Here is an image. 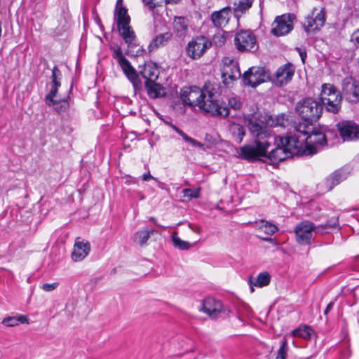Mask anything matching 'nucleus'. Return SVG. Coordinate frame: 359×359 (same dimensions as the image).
<instances>
[{"instance_id":"33","label":"nucleus","mask_w":359,"mask_h":359,"mask_svg":"<svg viewBox=\"0 0 359 359\" xmlns=\"http://www.w3.org/2000/svg\"><path fill=\"white\" fill-rule=\"evenodd\" d=\"M259 227L261 231H262L268 236L273 235L278 230V228L276 225L265 220H261L259 222Z\"/></svg>"},{"instance_id":"8","label":"nucleus","mask_w":359,"mask_h":359,"mask_svg":"<svg viewBox=\"0 0 359 359\" xmlns=\"http://www.w3.org/2000/svg\"><path fill=\"white\" fill-rule=\"evenodd\" d=\"M270 79V72L264 67H252L243 75L244 84L252 88Z\"/></svg>"},{"instance_id":"30","label":"nucleus","mask_w":359,"mask_h":359,"mask_svg":"<svg viewBox=\"0 0 359 359\" xmlns=\"http://www.w3.org/2000/svg\"><path fill=\"white\" fill-rule=\"evenodd\" d=\"M2 323L7 327H14L19 324H28L29 318L25 315H19L18 316H9L2 320Z\"/></svg>"},{"instance_id":"48","label":"nucleus","mask_w":359,"mask_h":359,"mask_svg":"<svg viewBox=\"0 0 359 359\" xmlns=\"http://www.w3.org/2000/svg\"><path fill=\"white\" fill-rule=\"evenodd\" d=\"M334 302H330L327 304V307H326V309H325V311H324V314H325V315H327V313H329V312L332 309V308H333V306H334Z\"/></svg>"},{"instance_id":"29","label":"nucleus","mask_w":359,"mask_h":359,"mask_svg":"<svg viewBox=\"0 0 359 359\" xmlns=\"http://www.w3.org/2000/svg\"><path fill=\"white\" fill-rule=\"evenodd\" d=\"M154 229H143L137 231L134 235V241L141 246L147 244L150 236L154 233Z\"/></svg>"},{"instance_id":"34","label":"nucleus","mask_w":359,"mask_h":359,"mask_svg":"<svg viewBox=\"0 0 359 359\" xmlns=\"http://www.w3.org/2000/svg\"><path fill=\"white\" fill-rule=\"evenodd\" d=\"M173 129L183 138L185 142L190 143L194 147H203L204 144L201 142H198L195 139L189 137L184 131L180 130L179 128L173 126Z\"/></svg>"},{"instance_id":"54","label":"nucleus","mask_w":359,"mask_h":359,"mask_svg":"<svg viewBox=\"0 0 359 359\" xmlns=\"http://www.w3.org/2000/svg\"><path fill=\"white\" fill-rule=\"evenodd\" d=\"M330 226H331V225H330V224H325V225H322V227H323V229H327V227H330Z\"/></svg>"},{"instance_id":"37","label":"nucleus","mask_w":359,"mask_h":359,"mask_svg":"<svg viewBox=\"0 0 359 359\" xmlns=\"http://www.w3.org/2000/svg\"><path fill=\"white\" fill-rule=\"evenodd\" d=\"M62 77V74L60 70L57 68V66H55L52 69V86L59 88L61 85L60 79Z\"/></svg>"},{"instance_id":"41","label":"nucleus","mask_w":359,"mask_h":359,"mask_svg":"<svg viewBox=\"0 0 359 359\" xmlns=\"http://www.w3.org/2000/svg\"><path fill=\"white\" fill-rule=\"evenodd\" d=\"M287 342L286 339L281 341V345L278 351L276 359H286L287 355Z\"/></svg>"},{"instance_id":"26","label":"nucleus","mask_w":359,"mask_h":359,"mask_svg":"<svg viewBox=\"0 0 359 359\" xmlns=\"http://www.w3.org/2000/svg\"><path fill=\"white\" fill-rule=\"evenodd\" d=\"M255 0H235L233 4V10L236 18L241 17L252 6Z\"/></svg>"},{"instance_id":"23","label":"nucleus","mask_w":359,"mask_h":359,"mask_svg":"<svg viewBox=\"0 0 359 359\" xmlns=\"http://www.w3.org/2000/svg\"><path fill=\"white\" fill-rule=\"evenodd\" d=\"M222 76L225 83H227L228 80L235 81L239 79L241 76V73L238 64L232 60H229V63H226L223 67Z\"/></svg>"},{"instance_id":"55","label":"nucleus","mask_w":359,"mask_h":359,"mask_svg":"<svg viewBox=\"0 0 359 359\" xmlns=\"http://www.w3.org/2000/svg\"><path fill=\"white\" fill-rule=\"evenodd\" d=\"M262 240H264L265 241H271V238H263Z\"/></svg>"},{"instance_id":"9","label":"nucleus","mask_w":359,"mask_h":359,"mask_svg":"<svg viewBox=\"0 0 359 359\" xmlns=\"http://www.w3.org/2000/svg\"><path fill=\"white\" fill-rule=\"evenodd\" d=\"M234 43L241 52H255L258 48L257 38L250 30H242L238 32L234 38Z\"/></svg>"},{"instance_id":"51","label":"nucleus","mask_w":359,"mask_h":359,"mask_svg":"<svg viewBox=\"0 0 359 359\" xmlns=\"http://www.w3.org/2000/svg\"><path fill=\"white\" fill-rule=\"evenodd\" d=\"M121 8H125L123 5V0H117L116 3L115 9H119Z\"/></svg>"},{"instance_id":"44","label":"nucleus","mask_w":359,"mask_h":359,"mask_svg":"<svg viewBox=\"0 0 359 359\" xmlns=\"http://www.w3.org/2000/svg\"><path fill=\"white\" fill-rule=\"evenodd\" d=\"M112 55L114 58L116 59L118 65L126 60V57L123 56L121 48L118 47L114 50Z\"/></svg>"},{"instance_id":"3","label":"nucleus","mask_w":359,"mask_h":359,"mask_svg":"<svg viewBox=\"0 0 359 359\" xmlns=\"http://www.w3.org/2000/svg\"><path fill=\"white\" fill-rule=\"evenodd\" d=\"M320 100V103L330 113L338 114L341 108L342 96L333 84L324 83L322 86Z\"/></svg>"},{"instance_id":"46","label":"nucleus","mask_w":359,"mask_h":359,"mask_svg":"<svg viewBox=\"0 0 359 359\" xmlns=\"http://www.w3.org/2000/svg\"><path fill=\"white\" fill-rule=\"evenodd\" d=\"M59 285L57 282L53 283H44L42 285L41 288L46 292H51L55 290Z\"/></svg>"},{"instance_id":"2","label":"nucleus","mask_w":359,"mask_h":359,"mask_svg":"<svg viewBox=\"0 0 359 359\" xmlns=\"http://www.w3.org/2000/svg\"><path fill=\"white\" fill-rule=\"evenodd\" d=\"M218 96L217 89L210 83H206L202 89L196 86L184 87L180 92L184 105L198 106L212 116L226 117L229 114V108Z\"/></svg>"},{"instance_id":"18","label":"nucleus","mask_w":359,"mask_h":359,"mask_svg":"<svg viewBox=\"0 0 359 359\" xmlns=\"http://www.w3.org/2000/svg\"><path fill=\"white\" fill-rule=\"evenodd\" d=\"M118 65L121 67L129 81L133 83L135 90H141L142 85V81L140 79L139 74L135 69L131 65L128 60H125Z\"/></svg>"},{"instance_id":"52","label":"nucleus","mask_w":359,"mask_h":359,"mask_svg":"<svg viewBox=\"0 0 359 359\" xmlns=\"http://www.w3.org/2000/svg\"><path fill=\"white\" fill-rule=\"evenodd\" d=\"M149 220L150 221H152L155 224L158 225V226H160L158 223H157V221L156 219L154 217H151L149 218Z\"/></svg>"},{"instance_id":"24","label":"nucleus","mask_w":359,"mask_h":359,"mask_svg":"<svg viewBox=\"0 0 359 359\" xmlns=\"http://www.w3.org/2000/svg\"><path fill=\"white\" fill-rule=\"evenodd\" d=\"M144 87L148 96L151 99L163 97L165 95V88L156 81H144Z\"/></svg>"},{"instance_id":"32","label":"nucleus","mask_w":359,"mask_h":359,"mask_svg":"<svg viewBox=\"0 0 359 359\" xmlns=\"http://www.w3.org/2000/svg\"><path fill=\"white\" fill-rule=\"evenodd\" d=\"M172 34L165 32L157 35L151 41L149 48H158L165 46L172 38Z\"/></svg>"},{"instance_id":"16","label":"nucleus","mask_w":359,"mask_h":359,"mask_svg":"<svg viewBox=\"0 0 359 359\" xmlns=\"http://www.w3.org/2000/svg\"><path fill=\"white\" fill-rule=\"evenodd\" d=\"M222 304L212 297L205 298L202 304L200 311L205 313L211 318H215L222 311Z\"/></svg>"},{"instance_id":"47","label":"nucleus","mask_w":359,"mask_h":359,"mask_svg":"<svg viewBox=\"0 0 359 359\" xmlns=\"http://www.w3.org/2000/svg\"><path fill=\"white\" fill-rule=\"evenodd\" d=\"M351 41L355 45H359V28L352 34Z\"/></svg>"},{"instance_id":"36","label":"nucleus","mask_w":359,"mask_h":359,"mask_svg":"<svg viewBox=\"0 0 359 359\" xmlns=\"http://www.w3.org/2000/svg\"><path fill=\"white\" fill-rule=\"evenodd\" d=\"M180 0H142L145 6L150 10H154L157 6L161 5L163 1L166 4H176Z\"/></svg>"},{"instance_id":"42","label":"nucleus","mask_w":359,"mask_h":359,"mask_svg":"<svg viewBox=\"0 0 359 359\" xmlns=\"http://www.w3.org/2000/svg\"><path fill=\"white\" fill-rule=\"evenodd\" d=\"M55 108V110L58 112L61 113L65 111L68 107H69V103L67 100H56V104L53 105Z\"/></svg>"},{"instance_id":"19","label":"nucleus","mask_w":359,"mask_h":359,"mask_svg":"<svg viewBox=\"0 0 359 359\" xmlns=\"http://www.w3.org/2000/svg\"><path fill=\"white\" fill-rule=\"evenodd\" d=\"M90 251V245L88 241H81L76 238L72 252V258L74 262H80L88 256Z\"/></svg>"},{"instance_id":"17","label":"nucleus","mask_w":359,"mask_h":359,"mask_svg":"<svg viewBox=\"0 0 359 359\" xmlns=\"http://www.w3.org/2000/svg\"><path fill=\"white\" fill-rule=\"evenodd\" d=\"M294 67L288 62L280 67L275 74L277 85L283 86L290 81L294 74Z\"/></svg>"},{"instance_id":"22","label":"nucleus","mask_w":359,"mask_h":359,"mask_svg":"<svg viewBox=\"0 0 359 359\" xmlns=\"http://www.w3.org/2000/svg\"><path fill=\"white\" fill-rule=\"evenodd\" d=\"M231 14V8L226 6L219 11H214L211 15V21L217 27H222L227 25Z\"/></svg>"},{"instance_id":"13","label":"nucleus","mask_w":359,"mask_h":359,"mask_svg":"<svg viewBox=\"0 0 359 359\" xmlns=\"http://www.w3.org/2000/svg\"><path fill=\"white\" fill-rule=\"evenodd\" d=\"M337 130L344 141L359 139V126L352 121H341L337 124Z\"/></svg>"},{"instance_id":"15","label":"nucleus","mask_w":359,"mask_h":359,"mask_svg":"<svg viewBox=\"0 0 359 359\" xmlns=\"http://www.w3.org/2000/svg\"><path fill=\"white\" fill-rule=\"evenodd\" d=\"M348 177V173L344 169H339L330 174L322 182L319 186L323 192L331 191L335 186L345 180Z\"/></svg>"},{"instance_id":"28","label":"nucleus","mask_w":359,"mask_h":359,"mask_svg":"<svg viewBox=\"0 0 359 359\" xmlns=\"http://www.w3.org/2000/svg\"><path fill=\"white\" fill-rule=\"evenodd\" d=\"M114 20L116 22L117 27L130 24V17L128 13V9L126 8L115 9Z\"/></svg>"},{"instance_id":"38","label":"nucleus","mask_w":359,"mask_h":359,"mask_svg":"<svg viewBox=\"0 0 359 359\" xmlns=\"http://www.w3.org/2000/svg\"><path fill=\"white\" fill-rule=\"evenodd\" d=\"M267 125H269L270 127L284 126V118L283 116H271L267 120Z\"/></svg>"},{"instance_id":"6","label":"nucleus","mask_w":359,"mask_h":359,"mask_svg":"<svg viewBox=\"0 0 359 359\" xmlns=\"http://www.w3.org/2000/svg\"><path fill=\"white\" fill-rule=\"evenodd\" d=\"M278 145L284 146L287 151L291 152V157L294 155H302L307 151L306 142L302 133L296 128V133L286 137H278Z\"/></svg>"},{"instance_id":"1","label":"nucleus","mask_w":359,"mask_h":359,"mask_svg":"<svg viewBox=\"0 0 359 359\" xmlns=\"http://www.w3.org/2000/svg\"><path fill=\"white\" fill-rule=\"evenodd\" d=\"M248 128L255 145H245L241 148V158L255 161L259 157L267 156L276 164L291 157V152L284 146L278 145V138L267 126L262 125L257 120L250 119Z\"/></svg>"},{"instance_id":"10","label":"nucleus","mask_w":359,"mask_h":359,"mask_svg":"<svg viewBox=\"0 0 359 359\" xmlns=\"http://www.w3.org/2000/svg\"><path fill=\"white\" fill-rule=\"evenodd\" d=\"M295 19V15L292 13L277 16L272 24L271 34L276 36L289 34L293 29V22Z\"/></svg>"},{"instance_id":"25","label":"nucleus","mask_w":359,"mask_h":359,"mask_svg":"<svg viewBox=\"0 0 359 359\" xmlns=\"http://www.w3.org/2000/svg\"><path fill=\"white\" fill-rule=\"evenodd\" d=\"M120 36L122 37L128 47L134 44L136 39V35L130 24L123 25L117 27Z\"/></svg>"},{"instance_id":"45","label":"nucleus","mask_w":359,"mask_h":359,"mask_svg":"<svg viewBox=\"0 0 359 359\" xmlns=\"http://www.w3.org/2000/svg\"><path fill=\"white\" fill-rule=\"evenodd\" d=\"M232 129L233 130V132H237L238 133V138L239 139V142H241L244 135H245V130H244V128L242 126L239 125V124H235L233 127H232Z\"/></svg>"},{"instance_id":"21","label":"nucleus","mask_w":359,"mask_h":359,"mask_svg":"<svg viewBox=\"0 0 359 359\" xmlns=\"http://www.w3.org/2000/svg\"><path fill=\"white\" fill-rule=\"evenodd\" d=\"M139 74L145 79V81H156L159 76V70L156 63L153 62H145L139 66Z\"/></svg>"},{"instance_id":"12","label":"nucleus","mask_w":359,"mask_h":359,"mask_svg":"<svg viewBox=\"0 0 359 359\" xmlns=\"http://www.w3.org/2000/svg\"><path fill=\"white\" fill-rule=\"evenodd\" d=\"M317 229L315 224L309 221L299 223L294 229L297 243L301 245L310 244L313 238V231Z\"/></svg>"},{"instance_id":"40","label":"nucleus","mask_w":359,"mask_h":359,"mask_svg":"<svg viewBox=\"0 0 359 359\" xmlns=\"http://www.w3.org/2000/svg\"><path fill=\"white\" fill-rule=\"evenodd\" d=\"M58 88L53 86L51 85V89L50 92L46 95L45 101L47 105L51 106L56 104V100H54V97L56 96Z\"/></svg>"},{"instance_id":"14","label":"nucleus","mask_w":359,"mask_h":359,"mask_svg":"<svg viewBox=\"0 0 359 359\" xmlns=\"http://www.w3.org/2000/svg\"><path fill=\"white\" fill-rule=\"evenodd\" d=\"M342 93L349 102H359V81L347 77L342 82Z\"/></svg>"},{"instance_id":"11","label":"nucleus","mask_w":359,"mask_h":359,"mask_svg":"<svg viewBox=\"0 0 359 359\" xmlns=\"http://www.w3.org/2000/svg\"><path fill=\"white\" fill-rule=\"evenodd\" d=\"M325 8H320L318 10L317 8H313L311 15H309L304 23V30L307 32H313L319 30L325 22Z\"/></svg>"},{"instance_id":"50","label":"nucleus","mask_w":359,"mask_h":359,"mask_svg":"<svg viewBox=\"0 0 359 359\" xmlns=\"http://www.w3.org/2000/svg\"><path fill=\"white\" fill-rule=\"evenodd\" d=\"M299 51V55L301 57V59L302 60L303 62H304L305 61V59L306 57V53L304 50H302L300 48H297Z\"/></svg>"},{"instance_id":"39","label":"nucleus","mask_w":359,"mask_h":359,"mask_svg":"<svg viewBox=\"0 0 359 359\" xmlns=\"http://www.w3.org/2000/svg\"><path fill=\"white\" fill-rule=\"evenodd\" d=\"M183 197L187 198L189 200L198 198L201 195V188L194 189H184L182 190Z\"/></svg>"},{"instance_id":"5","label":"nucleus","mask_w":359,"mask_h":359,"mask_svg":"<svg viewBox=\"0 0 359 359\" xmlns=\"http://www.w3.org/2000/svg\"><path fill=\"white\" fill-rule=\"evenodd\" d=\"M298 130L305 139L307 151L309 154L315 153L318 147L323 146L327 142L326 136L323 133L314 130L308 125L299 124Z\"/></svg>"},{"instance_id":"31","label":"nucleus","mask_w":359,"mask_h":359,"mask_svg":"<svg viewBox=\"0 0 359 359\" xmlns=\"http://www.w3.org/2000/svg\"><path fill=\"white\" fill-rule=\"evenodd\" d=\"M313 332V329L310 326L304 325L292 330V335L294 337L309 340L311 338V335Z\"/></svg>"},{"instance_id":"7","label":"nucleus","mask_w":359,"mask_h":359,"mask_svg":"<svg viewBox=\"0 0 359 359\" xmlns=\"http://www.w3.org/2000/svg\"><path fill=\"white\" fill-rule=\"evenodd\" d=\"M212 46V41L204 36H198L192 39L187 45V55L192 60L200 59Z\"/></svg>"},{"instance_id":"43","label":"nucleus","mask_w":359,"mask_h":359,"mask_svg":"<svg viewBox=\"0 0 359 359\" xmlns=\"http://www.w3.org/2000/svg\"><path fill=\"white\" fill-rule=\"evenodd\" d=\"M228 104H229V106L231 109H235V110H238V109H241V105H242L241 102L236 97H229L228 99Z\"/></svg>"},{"instance_id":"53","label":"nucleus","mask_w":359,"mask_h":359,"mask_svg":"<svg viewBox=\"0 0 359 359\" xmlns=\"http://www.w3.org/2000/svg\"><path fill=\"white\" fill-rule=\"evenodd\" d=\"M142 52V48H138L137 50L136 51V55H139Z\"/></svg>"},{"instance_id":"35","label":"nucleus","mask_w":359,"mask_h":359,"mask_svg":"<svg viewBox=\"0 0 359 359\" xmlns=\"http://www.w3.org/2000/svg\"><path fill=\"white\" fill-rule=\"evenodd\" d=\"M172 241L175 247L180 249V250H188L190 248L189 243L182 241L178 236L176 232L173 233L172 235Z\"/></svg>"},{"instance_id":"20","label":"nucleus","mask_w":359,"mask_h":359,"mask_svg":"<svg viewBox=\"0 0 359 359\" xmlns=\"http://www.w3.org/2000/svg\"><path fill=\"white\" fill-rule=\"evenodd\" d=\"M172 26L175 34L180 39H184L190 34L189 21L185 17H175Z\"/></svg>"},{"instance_id":"49","label":"nucleus","mask_w":359,"mask_h":359,"mask_svg":"<svg viewBox=\"0 0 359 359\" xmlns=\"http://www.w3.org/2000/svg\"><path fill=\"white\" fill-rule=\"evenodd\" d=\"M151 179L156 180L153 176H151V175L150 174L149 172L144 173L142 175V180H144V181H149V180H151Z\"/></svg>"},{"instance_id":"4","label":"nucleus","mask_w":359,"mask_h":359,"mask_svg":"<svg viewBox=\"0 0 359 359\" xmlns=\"http://www.w3.org/2000/svg\"><path fill=\"white\" fill-rule=\"evenodd\" d=\"M323 109V107L320 102L310 97L304 99L297 105L298 114L308 126L319 119Z\"/></svg>"},{"instance_id":"27","label":"nucleus","mask_w":359,"mask_h":359,"mask_svg":"<svg viewBox=\"0 0 359 359\" xmlns=\"http://www.w3.org/2000/svg\"><path fill=\"white\" fill-rule=\"evenodd\" d=\"M271 281V276L268 272H262L260 273L257 277L253 280L252 278H250L249 283L250 285L251 292H254L253 287H263L264 286L268 285Z\"/></svg>"}]
</instances>
